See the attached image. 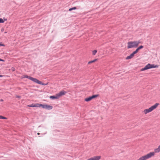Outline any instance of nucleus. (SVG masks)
Wrapping results in <instances>:
<instances>
[{
	"label": "nucleus",
	"mask_w": 160,
	"mask_h": 160,
	"mask_svg": "<svg viewBox=\"0 0 160 160\" xmlns=\"http://www.w3.org/2000/svg\"><path fill=\"white\" fill-rule=\"evenodd\" d=\"M160 152V145L158 148L154 149V152H150L147 153V154L141 157L137 160H147L154 156L155 153H158Z\"/></svg>",
	"instance_id": "obj_1"
},
{
	"label": "nucleus",
	"mask_w": 160,
	"mask_h": 160,
	"mask_svg": "<svg viewBox=\"0 0 160 160\" xmlns=\"http://www.w3.org/2000/svg\"><path fill=\"white\" fill-rule=\"evenodd\" d=\"M159 104L158 103H156L149 108L144 109L142 112L143 114L144 115H147V113L152 112L154 110L157 108Z\"/></svg>",
	"instance_id": "obj_2"
},
{
	"label": "nucleus",
	"mask_w": 160,
	"mask_h": 160,
	"mask_svg": "<svg viewBox=\"0 0 160 160\" xmlns=\"http://www.w3.org/2000/svg\"><path fill=\"white\" fill-rule=\"evenodd\" d=\"M140 43V41L139 40L128 42L127 43V48H136L138 46Z\"/></svg>",
	"instance_id": "obj_3"
},
{
	"label": "nucleus",
	"mask_w": 160,
	"mask_h": 160,
	"mask_svg": "<svg viewBox=\"0 0 160 160\" xmlns=\"http://www.w3.org/2000/svg\"><path fill=\"white\" fill-rule=\"evenodd\" d=\"M158 67L159 65H158L151 64L148 63L146 65L144 68L141 69L140 71H143L146 70L150 68H158Z\"/></svg>",
	"instance_id": "obj_4"
},
{
	"label": "nucleus",
	"mask_w": 160,
	"mask_h": 160,
	"mask_svg": "<svg viewBox=\"0 0 160 160\" xmlns=\"http://www.w3.org/2000/svg\"><path fill=\"white\" fill-rule=\"evenodd\" d=\"M40 107L43 108H45L49 110L53 108L52 106L48 105H43L40 104Z\"/></svg>",
	"instance_id": "obj_5"
},
{
	"label": "nucleus",
	"mask_w": 160,
	"mask_h": 160,
	"mask_svg": "<svg viewBox=\"0 0 160 160\" xmlns=\"http://www.w3.org/2000/svg\"><path fill=\"white\" fill-rule=\"evenodd\" d=\"M98 95H95L92 96L88 98H86L85 99V101L86 102H89L92 100V99L97 98L98 97Z\"/></svg>",
	"instance_id": "obj_6"
},
{
	"label": "nucleus",
	"mask_w": 160,
	"mask_h": 160,
	"mask_svg": "<svg viewBox=\"0 0 160 160\" xmlns=\"http://www.w3.org/2000/svg\"><path fill=\"white\" fill-rule=\"evenodd\" d=\"M21 78H27L29 79L30 80L32 81V82H34V81L35 79V78H32V77H30V76H28L27 75H24L22 76L21 77Z\"/></svg>",
	"instance_id": "obj_7"
},
{
	"label": "nucleus",
	"mask_w": 160,
	"mask_h": 160,
	"mask_svg": "<svg viewBox=\"0 0 160 160\" xmlns=\"http://www.w3.org/2000/svg\"><path fill=\"white\" fill-rule=\"evenodd\" d=\"M101 158L100 156H96L90 158L87 160H99V159H100Z\"/></svg>",
	"instance_id": "obj_8"
},
{
	"label": "nucleus",
	"mask_w": 160,
	"mask_h": 160,
	"mask_svg": "<svg viewBox=\"0 0 160 160\" xmlns=\"http://www.w3.org/2000/svg\"><path fill=\"white\" fill-rule=\"evenodd\" d=\"M37 83L39 84H42V85H47L48 84V83H43L42 82H41L40 81L36 78H35V80L34 81V82Z\"/></svg>",
	"instance_id": "obj_9"
},
{
	"label": "nucleus",
	"mask_w": 160,
	"mask_h": 160,
	"mask_svg": "<svg viewBox=\"0 0 160 160\" xmlns=\"http://www.w3.org/2000/svg\"><path fill=\"white\" fill-rule=\"evenodd\" d=\"M28 107H40V104L39 103H36V104H32L31 105H28L27 106Z\"/></svg>",
	"instance_id": "obj_10"
},
{
	"label": "nucleus",
	"mask_w": 160,
	"mask_h": 160,
	"mask_svg": "<svg viewBox=\"0 0 160 160\" xmlns=\"http://www.w3.org/2000/svg\"><path fill=\"white\" fill-rule=\"evenodd\" d=\"M66 93L65 91H62L59 92V93L57 94V96H58V98H59V97H61V96L65 95Z\"/></svg>",
	"instance_id": "obj_11"
},
{
	"label": "nucleus",
	"mask_w": 160,
	"mask_h": 160,
	"mask_svg": "<svg viewBox=\"0 0 160 160\" xmlns=\"http://www.w3.org/2000/svg\"><path fill=\"white\" fill-rule=\"evenodd\" d=\"M136 54L135 51H133V53L130 54V56H128L126 57V60H128V59H130L132 58H133L135 54Z\"/></svg>",
	"instance_id": "obj_12"
},
{
	"label": "nucleus",
	"mask_w": 160,
	"mask_h": 160,
	"mask_svg": "<svg viewBox=\"0 0 160 160\" xmlns=\"http://www.w3.org/2000/svg\"><path fill=\"white\" fill-rule=\"evenodd\" d=\"M143 48V46L141 45L139 46L136 49L135 51V52L136 53L138 52V51L141 49H142V48Z\"/></svg>",
	"instance_id": "obj_13"
},
{
	"label": "nucleus",
	"mask_w": 160,
	"mask_h": 160,
	"mask_svg": "<svg viewBox=\"0 0 160 160\" xmlns=\"http://www.w3.org/2000/svg\"><path fill=\"white\" fill-rule=\"evenodd\" d=\"M50 98L51 99H57L58 98V96H57V94L55 96H50Z\"/></svg>",
	"instance_id": "obj_14"
},
{
	"label": "nucleus",
	"mask_w": 160,
	"mask_h": 160,
	"mask_svg": "<svg viewBox=\"0 0 160 160\" xmlns=\"http://www.w3.org/2000/svg\"><path fill=\"white\" fill-rule=\"evenodd\" d=\"M97 59H94V60H93L91 61H89V62H88V64H90L91 63H92L96 61H97Z\"/></svg>",
	"instance_id": "obj_15"
},
{
	"label": "nucleus",
	"mask_w": 160,
	"mask_h": 160,
	"mask_svg": "<svg viewBox=\"0 0 160 160\" xmlns=\"http://www.w3.org/2000/svg\"><path fill=\"white\" fill-rule=\"evenodd\" d=\"M97 50H95L92 51V54L93 55H95L96 53L97 52Z\"/></svg>",
	"instance_id": "obj_16"
},
{
	"label": "nucleus",
	"mask_w": 160,
	"mask_h": 160,
	"mask_svg": "<svg viewBox=\"0 0 160 160\" xmlns=\"http://www.w3.org/2000/svg\"><path fill=\"white\" fill-rule=\"evenodd\" d=\"M0 119H7V118L0 115Z\"/></svg>",
	"instance_id": "obj_17"
},
{
	"label": "nucleus",
	"mask_w": 160,
	"mask_h": 160,
	"mask_svg": "<svg viewBox=\"0 0 160 160\" xmlns=\"http://www.w3.org/2000/svg\"><path fill=\"white\" fill-rule=\"evenodd\" d=\"M76 9H77L76 7H74L72 8H70L69 9V10L70 11Z\"/></svg>",
	"instance_id": "obj_18"
},
{
	"label": "nucleus",
	"mask_w": 160,
	"mask_h": 160,
	"mask_svg": "<svg viewBox=\"0 0 160 160\" xmlns=\"http://www.w3.org/2000/svg\"><path fill=\"white\" fill-rule=\"evenodd\" d=\"M4 22V20L2 18H0V23H3Z\"/></svg>",
	"instance_id": "obj_19"
},
{
	"label": "nucleus",
	"mask_w": 160,
	"mask_h": 160,
	"mask_svg": "<svg viewBox=\"0 0 160 160\" xmlns=\"http://www.w3.org/2000/svg\"><path fill=\"white\" fill-rule=\"evenodd\" d=\"M0 46H4L5 45L3 43H0Z\"/></svg>",
	"instance_id": "obj_20"
},
{
	"label": "nucleus",
	"mask_w": 160,
	"mask_h": 160,
	"mask_svg": "<svg viewBox=\"0 0 160 160\" xmlns=\"http://www.w3.org/2000/svg\"><path fill=\"white\" fill-rule=\"evenodd\" d=\"M11 69L12 71H14L15 70V68H12Z\"/></svg>",
	"instance_id": "obj_21"
},
{
	"label": "nucleus",
	"mask_w": 160,
	"mask_h": 160,
	"mask_svg": "<svg viewBox=\"0 0 160 160\" xmlns=\"http://www.w3.org/2000/svg\"><path fill=\"white\" fill-rule=\"evenodd\" d=\"M20 96L19 95H17L16 97V98H20Z\"/></svg>",
	"instance_id": "obj_22"
},
{
	"label": "nucleus",
	"mask_w": 160,
	"mask_h": 160,
	"mask_svg": "<svg viewBox=\"0 0 160 160\" xmlns=\"http://www.w3.org/2000/svg\"><path fill=\"white\" fill-rule=\"evenodd\" d=\"M4 30V29L3 28H2L1 30V31L2 32H3Z\"/></svg>",
	"instance_id": "obj_23"
},
{
	"label": "nucleus",
	"mask_w": 160,
	"mask_h": 160,
	"mask_svg": "<svg viewBox=\"0 0 160 160\" xmlns=\"http://www.w3.org/2000/svg\"><path fill=\"white\" fill-rule=\"evenodd\" d=\"M0 61H4V60H3L1 59L0 58Z\"/></svg>",
	"instance_id": "obj_24"
},
{
	"label": "nucleus",
	"mask_w": 160,
	"mask_h": 160,
	"mask_svg": "<svg viewBox=\"0 0 160 160\" xmlns=\"http://www.w3.org/2000/svg\"><path fill=\"white\" fill-rule=\"evenodd\" d=\"M0 101H2H2H3V100H2V99H1V100H0Z\"/></svg>",
	"instance_id": "obj_25"
},
{
	"label": "nucleus",
	"mask_w": 160,
	"mask_h": 160,
	"mask_svg": "<svg viewBox=\"0 0 160 160\" xmlns=\"http://www.w3.org/2000/svg\"><path fill=\"white\" fill-rule=\"evenodd\" d=\"M4 20H5V21H7V19H5V18H4Z\"/></svg>",
	"instance_id": "obj_26"
},
{
	"label": "nucleus",
	"mask_w": 160,
	"mask_h": 160,
	"mask_svg": "<svg viewBox=\"0 0 160 160\" xmlns=\"http://www.w3.org/2000/svg\"><path fill=\"white\" fill-rule=\"evenodd\" d=\"M3 76L2 75H0V77H2Z\"/></svg>",
	"instance_id": "obj_27"
},
{
	"label": "nucleus",
	"mask_w": 160,
	"mask_h": 160,
	"mask_svg": "<svg viewBox=\"0 0 160 160\" xmlns=\"http://www.w3.org/2000/svg\"><path fill=\"white\" fill-rule=\"evenodd\" d=\"M37 134H38V135H40V133H37Z\"/></svg>",
	"instance_id": "obj_28"
},
{
	"label": "nucleus",
	"mask_w": 160,
	"mask_h": 160,
	"mask_svg": "<svg viewBox=\"0 0 160 160\" xmlns=\"http://www.w3.org/2000/svg\"><path fill=\"white\" fill-rule=\"evenodd\" d=\"M4 33H7V32H5Z\"/></svg>",
	"instance_id": "obj_29"
}]
</instances>
